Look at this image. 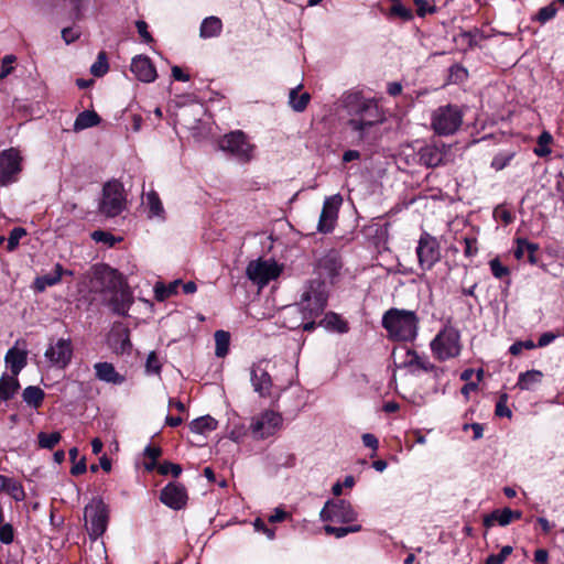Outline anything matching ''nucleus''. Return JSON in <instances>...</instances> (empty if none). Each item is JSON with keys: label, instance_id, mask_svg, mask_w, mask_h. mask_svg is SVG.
<instances>
[{"label": "nucleus", "instance_id": "obj_6", "mask_svg": "<svg viewBox=\"0 0 564 564\" xmlns=\"http://www.w3.org/2000/svg\"><path fill=\"white\" fill-rule=\"evenodd\" d=\"M126 208L123 186L113 180L107 182L102 188V197L99 203V212L107 217H115Z\"/></svg>", "mask_w": 564, "mask_h": 564}, {"label": "nucleus", "instance_id": "obj_15", "mask_svg": "<svg viewBox=\"0 0 564 564\" xmlns=\"http://www.w3.org/2000/svg\"><path fill=\"white\" fill-rule=\"evenodd\" d=\"M341 202L343 199L339 194L325 198L317 226L319 232L326 234L334 229Z\"/></svg>", "mask_w": 564, "mask_h": 564}, {"label": "nucleus", "instance_id": "obj_63", "mask_svg": "<svg viewBox=\"0 0 564 564\" xmlns=\"http://www.w3.org/2000/svg\"><path fill=\"white\" fill-rule=\"evenodd\" d=\"M416 4V12L420 17H424L427 12H434V7H429V3L426 0H414Z\"/></svg>", "mask_w": 564, "mask_h": 564}, {"label": "nucleus", "instance_id": "obj_37", "mask_svg": "<svg viewBox=\"0 0 564 564\" xmlns=\"http://www.w3.org/2000/svg\"><path fill=\"white\" fill-rule=\"evenodd\" d=\"M180 283H181L180 280H175V281L171 282L167 286L161 282L155 283V285H154L155 299L158 301H164L167 297L176 294Z\"/></svg>", "mask_w": 564, "mask_h": 564}, {"label": "nucleus", "instance_id": "obj_45", "mask_svg": "<svg viewBox=\"0 0 564 564\" xmlns=\"http://www.w3.org/2000/svg\"><path fill=\"white\" fill-rule=\"evenodd\" d=\"M6 491L17 501H21L25 497L21 484L13 478L9 480Z\"/></svg>", "mask_w": 564, "mask_h": 564}, {"label": "nucleus", "instance_id": "obj_32", "mask_svg": "<svg viewBox=\"0 0 564 564\" xmlns=\"http://www.w3.org/2000/svg\"><path fill=\"white\" fill-rule=\"evenodd\" d=\"M20 388L17 376H2L0 379V400L11 399Z\"/></svg>", "mask_w": 564, "mask_h": 564}, {"label": "nucleus", "instance_id": "obj_64", "mask_svg": "<svg viewBox=\"0 0 564 564\" xmlns=\"http://www.w3.org/2000/svg\"><path fill=\"white\" fill-rule=\"evenodd\" d=\"M362 443L366 447H370L372 449H377L378 448V438L373 435V434H370V433H365L362 435Z\"/></svg>", "mask_w": 564, "mask_h": 564}, {"label": "nucleus", "instance_id": "obj_8", "mask_svg": "<svg viewBox=\"0 0 564 564\" xmlns=\"http://www.w3.org/2000/svg\"><path fill=\"white\" fill-rule=\"evenodd\" d=\"M218 144L223 151L229 152L241 162H249L252 159L254 145L249 142L247 135L241 130L225 134Z\"/></svg>", "mask_w": 564, "mask_h": 564}, {"label": "nucleus", "instance_id": "obj_10", "mask_svg": "<svg viewBox=\"0 0 564 564\" xmlns=\"http://www.w3.org/2000/svg\"><path fill=\"white\" fill-rule=\"evenodd\" d=\"M416 254L421 269L431 270L441 259V247L437 239L423 232L417 242Z\"/></svg>", "mask_w": 564, "mask_h": 564}, {"label": "nucleus", "instance_id": "obj_53", "mask_svg": "<svg viewBox=\"0 0 564 564\" xmlns=\"http://www.w3.org/2000/svg\"><path fill=\"white\" fill-rule=\"evenodd\" d=\"M512 158H513L512 153L498 154L492 159L491 167L495 169L496 171H500L509 164V162L511 161Z\"/></svg>", "mask_w": 564, "mask_h": 564}, {"label": "nucleus", "instance_id": "obj_2", "mask_svg": "<svg viewBox=\"0 0 564 564\" xmlns=\"http://www.w3.org/2000/svg\"><path fill=\"white\" fill-rule=\"evenodd\" d=\"M382 326L390 338L409 341L417 335L419 318L413 311L390 308L382 317Z\"/></svg>", "mask_w": 564, "mask_h": 564}, {"label": "nucleus", "instance_id": "obj_51", "mask_svg": "<svg viewBox=\"0 0 564 564\" xmlns=\"http://www.w3.org/2000/svg\"><path fill=\"white\" fill-rule=\"evenodd\" d=\"M159 473L161 475L172 474L174 477H178L180 474L182 473V468L177 464L164 462L159 466Z\"/></svg>", "mask_w": 564, "mask_h": 564}, {"label": "nucleus", "instance_id": "obj_61", "mask_svg": "<svg viewBox=\"0 0 564 564\" xmlns=\"http://www.w3.org/2000/svg\"><path fill=\"white\" fill-rule=\"evenodd\" d=\"M135 26L138 29V33L143 39L144 42L150 43L152 41L151 34L148 32V24L147 22L140 20L137 21Z\"/></svg>", "mask_w": 564, "mask_h": 564}, {"label": "nucleus", "instance_id": "obj_27", "mask_svg": "<svg viewBox=\"0 0 564 564\" xmlns=\"http://www.w3.org/2000/svg\"><path fill=\"white\" fill-rule=\"evenodd\" d=\"M544 375L540 370H528L521 372L518 378L517 387L520 390H532L542 382Z\"/></svg>", "mask_w": 564, "mask_h": 564}, {"label": "nucleus", "instance_id": "obj_16", "mask_svg": "<svg viewBox=\"0 0 564 564\" xmlns=\"http://www.w3.org/2000/svg\"><path fill=\"white\" fill-rule=\"evenodd\" d=\"M45 358L58 368H65L72 359L73 347L69 339L61 338L54 345H50L44 354Z\"/></svg>", "mask_w": 564, "mask_h": 564}, {"label": "nucleus", "instance_id": "obj_29", "mask_svg": "<svg viewBox=\"0 0 564 564\" xmlns=\"http://www.w3.org/2000/svg\"><path fill=\"white\" fill-rule=\"evenodd\" d=\"M218 422L210 415H204L189 423V430L195 434H206L217 429Z\"/></svg>", "mask_w": 564, "mask_h": 564}, {"label": "nucleus", "instance_id": "obj_46", "mask_svg": "<svg viewBox=\"0 0 564 564\" xmlns=\"http://www.w3.org/2000/svg\"><path fill=\"white\" fill-rule=\"evenodd\" d=\"M161 362L159 360L158 355L155 351H151L148 355L147 362H145V371L149 375H159L161 372Z\"/></svg>", "mask_w": 564, "mask_h": 564}, {"label": "nucleus", "instance_id": "obj_47", "mask_svg": "<svg viewBox=\"0 0 564 564\" xmlns=\"http://www.w3.org/2000/svg\"><path fill=\"white\" fill-rule=\"evenodd\" d=\"M489 265L492 275L497 279H502L503 276H507L510 273L509 269L506 265H503L498 258L490 260Z\"/></svg>", "mask_w": 564, "mask_h": 564}, {"label": "nucleus", "instance_id": "obj_50", "mask_svg": "<svg viewBox=\"0 0 564 564\" xmlns=\"http://www.w3.org/2000/svg\"><path fill=\"white\" fill-rule=\"evenodd\" d=\"M557 12V9L554 3H551L546 7H543L539 10L538 20L541 23H545L546 21L553 19Z\"/></svg>", "mask_w": 564, "mask_h": 564}, {"label": "nucleus", "instance_id": "obj_18", "mask_svg": "<svg viewBox=\"0 0 564 564\" xmlns=\"http://www.w3.org/2000/svg\"><path fill=\"white\" fill-rule=\"evenodd\" d=\"M340 257L336 251H329L317 261L316 270L321 278L333 280L341 269Z\"/></svg>", "mask_w": 564, "mask_h": 564}, {"label": "nucleus", "instance_id": "obj_3", "mask_svg": "<svg viewBox=\"0 0 564 564\" xmlns=\"http://www.w3.org/2000/svg\"><path fill=\"white\" fill-rule=\"evenodd\" d=\"M328 300V291L324 281H311L301 295L299 307L303 318H316L325 310Z\"/></svg>", "mask_w": 564, "mask_h": 564}, {"label": "nucleus", "instance_id": "obj_36", "mask_svg": "<svg viewBox=\"0 0 564 564\" xmlns=\"http://www.w3.org/2000/svg\"><path fill=\"white\" fill-rule=\"evenodd\" d=\"M63 272L64 271H63L62 265L57 263L55 265L54 272L36 279L37 289L40 291H43L46 286H52V285L57 284L62 279Z\"/></svg>", "mask_w": 564, "mask_h": 564}, {"label": "nucleus", "instance_id": "obj_41", "mask_svg": "<svg viewBox=\"0 0 564 564\" xmlns=\"http://www.w3.org/2000/svg\"><path fill=\"white\" fill-rule=\"evenodd\" d=\"M408 365L409 366H415L419 369H422L424 371H431L434 369L433 364L429 360L427 357L420 356L416 351L409 350L408 351Z\"/></svg>", "mask_w": 564, "mask_h": 564}, {"label": "nucleus", "instance_id": "obj_54", "mask_svg": "<svg viewBox=\"0 0 564 564\" xmlns=\"http://www.w3.org/2000/svg\"><path fill=\"white\" fill-rule=\"evenodd\" d=\"M14 538L13 528L11 524H0V541L4 544L12 543Z\"/></svg>", "mask_w": 564, "mask_h": 564}, {"label": "nucleus", "instance_id": "obj_58", "mask_svg": "<svg viewBox=\"0 0 564 564\" xmlns=\"http://www.w3.org/2000/svg\"><path fill=\"white\" fill-rule=\"evenodd\" d=\"M254 530L257 532H261L267 535L269 540H273L275 536V532L273 529H270L265 525V523L260 519L257 518L253 522Z\"/></svg>", "mask_w": 564, "mask_h": 564}, {"label": "nucleus", "instance_id": "obj_20", "mask_svg": "<svg viewBox=\"0 0 564 564\" xmlns=\"http://www.w3.org/2000/svg\"><path fill=\"white\" fill-rule=\"evenodd\" d=\"M42 4L68 11L75 19H80L91 0H39Z\"/></svg>", "mask_w": 564, "mask_h": 564}, {"label": "nucleus", "instance_id": "obj_7", "mask_svg": "<svg viewBox=\"0 0 564 564\" xmlns=\"http://www.w3.org/2000/svg\"><path fill=\"white\" fill-rule=\"evenodd\" d=\"M85 519L89 535L98 539L106 532L108 527L109 509L107 505L100 499H93L85 507Z\"/></svg>", "mask_w": 564, "mask_h": 564}, {"label": "nucleus", "instance_id": "obj_57", "mask_svg": "<svg viewBox=\"0 0 564 564\" xmlns=\"http://www.w3.org/2000/svg\"><path fill=\"white\" fill-rule=\"evenodd\" d=\"M80 36V31L75 28H64L62 30V39L66 44L74 43Z\"/></svg>", "mask_w": 564, "mask_h": 564}, {"label": "nucleus", "instance_id": "obj_30", "mask_svg": "<svg viewBox=\"0 0 564 564\" xmlns=\"http://www.w3.org/2000/svg\"><path fill=\"white\" fill-rule=\"evenodd\" d=\"M223 23L217 17H208L203 20L199 35L204 39L218 36L221 32Z\"/></svg>", "mask_w": 564, "mask_h": 564}, {"label": "nucleus", "instance_id": "obj_49", "mask_svg": "<svg viewBox=\"0 0 564 564\" xmlns=\"http://www.w3.org/2000/svg\"><path fill=\"white\" fill-rule=\"evenodd\" d=\"M507 401H508V394L502 393L499 398V401L496 404V415L511 417L512 412L507 406Z\"/></svg>", "mask_w": 564, "mask_h": 564}, {"label": "nucleus", "instance_id": "obj_22", "mask_svg": "<svg viewBox=\"0 0 564 564\" xmlns=\"http://www.w3.org/2000/svg\"><path fill=\"white\" fill-rule=\"evenodd\" d=\"M109 344L116 354H129L132 348V344L130 341L128 328H113L109 336Z\"/></svg>", "mask_w": 564, "mask_h": 564}, {"label": "nucleus", "instance_id": "obj_38", "mask_svg": "<svg viewBox=\"0 0 564 564\" xmlns=\"http://www.w3.org/2000/svg\"><path fill=\"white\" fill-rule=\"evenodd\" d=\"M230 336L228 332L217 330L215 333V355L219 358L225 357L228 354Z\"/></svg>", "mask_w": 564, "mask_h": 564}, {"label": "nucleus", "instance_id": "obj_34", "mask_svg": "<svg viewBox=\"0 0 564 564\" xmlns=\"http://www.w3.org/2000/svg\"><path fill=\"white\" fill-rule=\"evenodd\" d=\"M44 395L43 390L35 386L26 387L22 393L23 401L34 409H37L42 404Z\"/></svg>", "mask_w": 564, "mask_h": 564}, {"label": "nucleus", "instance_id": "obj_52", "mask_svg": "<svg viewBox=\"0 0 564 564\" xmlns=\"http://www.w3.org/2000/svg\"><path fill=\"white\" fill-rule=\"evenodd\" d=\"M162 451L160 447L155 446H147L144 449V455L149 457L152 462L150 464L145 465V468L148 470H151L154 468L156 459L161 456Z\"/></svg>", "mask_w": 564, "mask_h": 564}, {"label": "nucleus", "instance_id": "obj_60", "mask_svg": "<svg viewBox=\"0 0 564 564\" xmlns=\"http://www.w3.org/2000/svg\"><path fill=\"white\" fill-rule=\"evenodd\" d=\"M495 216L500 218L505 225L511 224L514 218L513 215L511 214V212H509L508 209H506L501 206H498L495 209Z\"/></svg>", "mask_w": 564, "mask_h": 564}, {"label": "nucleus", "instance_id": "obj_40", "mask_svg": "<svg viewBox=\"0 0 564 564\" xmlns=\"http://www.w3.org/2000/svg\"><path fill=\"white\" fill-rule=\"evenodd\" d=\"M552 141L553 137L551 133L543 131L538 138V147L533 150L534 154L540 158H544L551 154L552 151L549 145L552 143Z\"/></svg>", "mask_w": 564, "mask_h": 564}, {"label": "nucleus", "instance_id": "obj_44", "mask_svg": "<svg viewBox=\"0 0 564 564\" xmlns=\"http://www.w3.org/2000/svg\"><path fill=\"white\" fill-rule=\"evenodd\" d=\"M26 235V230L22 227H15L10 231V235L8 237V245L7 249L8 251H13L19 246L20 239L23 238Z\"/></svg>", "mask_w": 564, "mask_h": 564}, {"label": "nucleus", "instance_id": "obj_5", "mask_svg": "<svg viewBox=\"0 0 564 564\" xmlns=\"http://www.w3.org/2000/svg\"><path fill=\"white\" fill-rule=\"evenodd\" d=\"M282 271L283 267L275 260H263L259 258L248 263L246 268V275L253 284L262 289L271 281L278 279Z\"/></svg>", "mask_w": 564, "mask_h": 564}, {"label": "nucleus", "instance_id": "obj_43", "mask_svg": "<svg viewBox=\"0 0 564 564\" xmlns=\"http://www.w3.org/2000/svg\"><path fill=\"white\" fill-rule=\"evenodd\" d=\"M90 237L96 242H102L109 247L115 246L116 242L121 241V238H116L108 231L104 230H95L90 234Z\"/></svg>", "mask_w": 564, "mask_h": 564}, {"label": "nucleus", "instance_id": "obj_48", "mask_svg": "<svg viewBox=\"0 0 564 564\" xmlns=\"http://www.w3.org/2000/svg\"><path fill=\"white\" fill-rule=\"evenodd\" d=\"M511 553L512 547L510 545H506L501 549L499 554L489 555L486 564H502Z\"/></svg>", "mask_w": 564, "mask_h": 564}, {"label": "nucleus", "instance_id": "obj_31", "mask_svg": "<svg viewBox=\"0 0 564 564\" xmlns=\"http://www.w3.org/2000/svg\"><path fill=\"white\" fill-rule=\"evenodd\" d=\"M512 521V510L505 508L502 510L496 509L489 516L485 517L484 525L489 528L497 522L501 527L508 525Z\"/></svg>", "mask_w": 564, "mask_h": 564}, {"label": "nucleus", "instance_id": "obj_1", "mask_svg": "<svg viewBox=\"0 0 564 564\" xmlns=\"http://www.w3.org/2000/svg\"><path fill=\"white\" fill-rule=\"evenodd\" d=\"M345 107L351 118L348 121L349 127L356 131L359 138H364L369 128L384 121L383 112L372 99L364 98L359 93H352L346 96Z\"/></svg>", "mask_w": 564, "mask_h": 564}, {"label": "nucleus", "instance_id": "obj_24", "mask_svg": "<svg viewBox=\"0 0 564 564\" xmlns=\"http://www.w3.org/2000/svg\"><path fill=\"white\" fill-rule=\"evenodd\" d=\"M4 360L10 368L11 373L13 376H18L26 366L28 351L24 349H18L17 346H14L7 351Z\"/></svg>", "mask_w": 564, "mask_h": 564}, {"label": "nucleus", "instance_id": "obj_25", "mask_svg": "<svg viewBox=\"0 0 564 564\" xmlns=\"http://www.w3.org/2000/svg\"><path fill=\"white\" fill-rule=\"evenodd\" d=\"M145 206L148 208L149 218H158L164 220L165 210L156 192L150 191L145 196Z\"/></svg>", "mask_w": 564, "mask_h": 564}, {"label": "nucleus", "instance_id": "obj_13", "mask_svg": "<svg viewBox=\"0 0 564 564\" xmlns=\"http://www.w3.org/2000/svg\"><path fill=\"white\" fill-rule=\"evenodd\" d=\"M270 361L261 359L250 367V382L253 391L260 397H270L273 387L269 372Z\"/></svg>", "mask_w": 564, "mask_h": 564}, {"label": "nucleus", "instance_id": "obj_42", "mask_svg": "<svg viewBox=\"0 0 564 564\" xmlns=\"http://www.w3.org/2000/svg\"><path fill=\"white\" fill-rule=\"evenodd\" d=\"M109 69L107 55L105 52H100L97 56V59L90 67V72L96 77L104 76Z\"/></svg>", "mask_w": 564, "mask_h": 564}, {"label": "nucleus", "instance_id": "obj_12", "mask_svg": "<svg viewBox=\"0 0 564 564\" xmlns=\"http://www.w3.org/2000/svg\"><path fill=\"white\" fill-rule=\"evenodd\" d=\"M22 158L20 152L14 149L4 150L0 154V185L7 186L17 181L18 174L21 172Z\"/></svg>", "mask_w": 564, "mask_h": 564}, {"label": "nucleus", "instance_id": "obj_9", "mask_svg": "<svg viewBox=\"0 0 564 564\" xmlns=\"http://www.w3.org/2000/svg\"><path fill=\"white\" fill-rule=\"evenodd\" d=\"M434 356L441 360L454 358L460 352L459 335L453 328L440 332L431 343Z\"/></svg>", "mask_w": 564, "mask_h": 564}, {"label": "nucleus", "instance_id": "obj_55", "mask_svg": "<svg viewBox=\"0 0 564 564\" xmlns=\"http://www.w3.org/2000/svg\"><path fill=\"white\" fill-rule=\"evenodd\" d=\"M15 59L17 58L14 55H6L3 57L0 72V79L6 78L13 70L12 64L15 62Z\"/></svg>", "mask_w": 564, "mask_h": 564}, {"label": "nucleus", "instance_id": "obj_28", "mask_svg": "<svg viewBox=\"0 0 564 564\" xmlns=\"http://www.w3.org/2000/svg\"><path fill=\"white\" fill-rule=\"evenodd\" d=\"M318 326L324 327L327 330H334L338 333L348 332L347 323L341 317L333 312L325 314V316L318 322Z\"/></svg>", "mask_w": 564, "mask_h": 564}, {"label": "nucleus", "instance_id": "obj_21", "mask_svg": "<svg viewBox=\"0 0 564 564\" xmlns=\"http://www.w3.org/2000/svg\"><path fill=\"white\" fill-rule=\"evenodd\" d=\"M94 370L96 378L100 381L112 384H122L126 381L124 376L120 375L110 362H96Z\"/></svg>", "mask_w": 564, "mask_h": 564}, {"label": "nucleus", "instance_id": "obj_4", "mask_svg": "<svg viewBox=\"0 0 564 564\" xmlns=\"http://www.w3.org/2000/svg\"><path fill=\"white\" fill-rule=\"evenodd\" d=\"M463 123V112L455 105H445L435 109L431 117V127L438 135L454 134Z\"/></svg>", "mask_w": 564, "mask_h": 564}, {"label": "nucleus", "instance_id": "obj_59", "mask_svg": "<svg viewBox=\"0 0 564 564\" xmlns=\"http://www.w3.org/2000/svg\"><path fill=\"white\" fill-rule=\"evenodd\" d=\"M391 13L394 15L400 17L403 20H411L413 14L412 11L408 8H405L401 3H397L391 8Z\"/></svg>", "mask_w": 564, "mask_h": 564}, {"label": "nucleus", "instance_id": "obj_62", "mask_svg": "<svg viewBox=\"0 0 564 564\" xmlns=\"http://www.w3.org/2000/svg\"><path fill=\"white\" fill-rule=\"evenodd\" d=\"M324 530L327 534L334 535L337 539H340V538H344L347 535V531H346L345 527L337 528V527L327 524L324 527Z\"/></svg>", "mask_w": 564, "mask_h": 564}, {"label": "nucleus", "instance_id": "obj_17", "mask_svg": "<svg viewBox=\"0 0 564 564\" xmlns=\"http://www.w3.org/2000/svg\"><path fill=\"white\" fill-rule=\"evenodd\" d=\"M160 500L165 506L180 510L187 501L186 489L182 484L170 482L161 490Z\"/></svg>", "mask_w": 564, "mask_h": 564}, {"label": "nucleus", "instance_id": "obj_11", "mask_svg": "<svg viewBox=\"0 0 564 564\" xmlns=\"http://www.w3.org/2000/svg\"><path fill=\"white\" fill-rule=\"evenodd\" d=\"M319 518L322 521L349 523L357 519V512L346 500H328L321 510Z\"/></svg>", "mask_w": 564, "mask_h": 564}, {"label": "nucleus", "instance_id": "obj_56", "mask_svg": "<svg viewBox=\"0 0 564 564\" xmlns=\"http://www.w3.org/2000/svg\"><path fill=\"white\" fill-rule=\"evenodd\" d=\"M524 348L533 349V348H535V344L532 340L516 341L510 346L509 351L511 355L518 356L519 354H521L522 349H524Z\"/></svg>", "mask_w": 564, "mask_h": 564}, {"label": "nucleus", "instance_id": "obj_14", "mask_svg": "<svg viewBox=\"0 0 564 564\" xmlns=\"http://www.w3.org/2000/svg\"><path fill=\"white\" fill-rule=\"evenodd\" d=\"M282 425V416L274 411H264L254 417L250 430L254 438H265L273 435Z\"/></svg>", "mask_w": 564, "mask_h": 564}, {"label": "nucleus", "instance_id": "obj_26", "mask_svg": "<svg viewBox=\"0 0 564 564\" xmlns=\"http://www.w3.org/2000/svg\"><path fill=\"white\" fill-rule=\"evenodd\" d=\"M539 250V246L536 243L530 242L524 238L517 239V248L514 250V257L517 259L523 258L524 254H528V260L531 264H535L538 262L536 251Z\"/></svg>", "mask_w": 564, "mask_h": 564}, {"label": "nucleus", "instance_id": "obj_33", "mask_svg": "<svg viewBox=\"0 0 564 564\" xmlns=\"http://www.w3.org/2000/svg\"><path fill=\"white\" fill-rule=\"evenodd\" d=\"M99 121L100 117L95 111L85 110L77 116L74 122V130L80 131L87 128L95 127L99 123Z\"/></svg>", "mask_w": 564, "mask_h": 564}, {"label": "nucleus", "instance_id": "obj_19", "mask_svg": "<svg viewBox=\"0 0 564 564\" xmlns=\"http://www.w3.org/2000/svg\"><path fill=\"white\" fill-rule=\"evenodd\" d=\"M131 72L143 83H152L156 78V69L148 56L139 55L132 58Z\"/></svg>", "mask_w": 564, "mask_h": 564}, {"label": "nucleus", "instance_id": "obj_23", "mask_svg": "<svg viewBox=\"0 0 564 564\" xmlns=\"http://www.w3.org/2000/svg\"><path fill=\"white\" fill-rule=\"evenodd\" d=\"M419 162L426 167H436L444 163V153L435 144H427L417 152Z\"/></svg>", "mask_w": 564, "mask_h": 564}, {"label": "nucleus", "instance_id": "obj_35", "mask_svg": "<svg viewBox=\"0 0 564 564\" xmlns=\"http://www.w3.org/2000/svg\"><path fill=\"white\" fill-rule=\"evenodd\" d=\"M300 87H301V85L297 86L296 88H292L289 94V105L294 111H297V112H302L303 110H305V108L307 107V104L311 99V96L308 93H303L300 96L297 95Z\"/></svg>", "mask_w": 564, "mask_h": 564}, {"label": "nucleus", "instance_id": "obj_39", "mask_svg": "<svg viewBox=\"0 0 564 564\" xmlns=\"http://www.w3.org/2000/svg\"><path fill=\"white\" fill-rule=\"evenodd\" d=\"M62 440V435L59 432H53L51 434L40 432L37 434V444L39 447L45 449L54 448Z\"/></svg>", "mask_w": 564, "mask_h": 564}]
</instances>
